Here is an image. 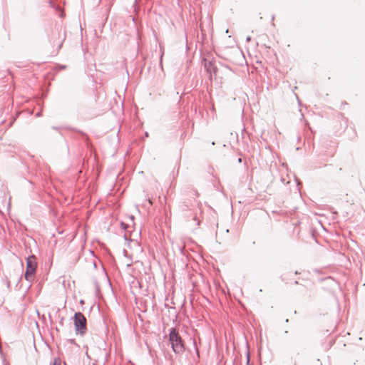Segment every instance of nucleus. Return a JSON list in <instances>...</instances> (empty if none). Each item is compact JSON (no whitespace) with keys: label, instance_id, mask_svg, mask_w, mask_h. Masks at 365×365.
<instances>
[{"label":"nucleus","instance_id":"nucleus-1","mask_svg":"<svg viewBox=\"0 0 365 365\" xmlns=\"http://www.w3.org/2000/svg\"><path fill=\"white\" fill-rule=\"evenodd\" d=\"M169 341L171 344L173 350L178 354L182 353L185 350V343L179 332L176 329H172L169 334Z\"/></svg>","mask_w":365,"mask_h":365},{"label":"nucleus","instance_id":"nucleus-2","mask_svg":"<svg viewBox=\"0 0 365 365\" xmlns=\"http://www.w3.org/2000/svg\"><path fill=\"white\" fill-rule=\"evenodd\" d=\"M37 268L36 258L34 255L29 256L26 259V270L25 272V279L31 282L34 279V275Z\"/></svg>","mask_w":365,"mask_h":365},{"label":"nucleus","instance_id":"nucleus-3","mask_svg":"<svg viewBox=\"0 0 365 365\" xmlns=\"http://www.w3.org/2000/svg\"><path fill=\"white\" fill-rule=\"evenodd\" d=\"M74 324L76 330L81 334H84L86 330V319L84 315L78 312L74 315Z\"/></svg>","mask_w":365,"mask_h":365},{"label":"nucleus","instance_id":"nucleus-4","mask_svg":"<svg viewBox=\"0 0 365 365\" xmlns=\"http://www.w3.org/2000/svg\"><path fill=\"white\" fill-rule=\"evenodd\" d=\"M53 365H59V364L56 361H55Z\"/></svg>","mask_w":365,"mask_h":365},{"label":"nucleus","instance_id":"nucleus-5","mask_svg":"<svg viewBox=\"0 0 365 365\" xmlns=\"http://www.w3.org/2000/svg\"><path fill=\"white\" fill-rule=\"evenodd\" d=\"M200 220H198V222H197V225H200Z\"/></svg>","mask_w":365,"mask_h":365}]
</instances>
